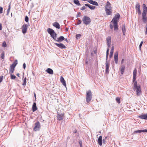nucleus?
Instances as JSON below:
<instances>
[{"label": "nucleus", "instance_id": "obj_1", "mask_svg": "<svg viewBox=\"0 0 147 147\" xmlns=\"http://www.w3.org/2000/svg\"><path fill=\"white\" fill-rule=\"evenodd\" d=\"M47 31L50 34L53 39L56 41L60 42L65 39L64 37L62 36H60L59 38H57V34L51 28H48Z\"/></svg>", "mask_w": 147, "mask_h": 147}, {"label": "nucleus", "instance_id": "obj_2", "mask_svg": "<svg viewBox=\"0 0 147 147\" xmlns=\"http://www.w3.org/2000/svg\"><path fill=\"white\" fill-rule=\"evenodd\" d=\"M120 17V15L119 13H117L114 16L111 22L113 24L114 30L117 31L118 30L117 22Z\"/></svg>", "mask_w": 147, "mask_h": 147}, {"label": "nucleus", "instance_id": "obj_3", "mask_svg": "<svg viewBox=\"0 0 147 147\" xmlns=\"http://www.w3.org/2000/svg\"><path fill=\"white\" fill-rule=\"evenodd\" d=\"M105 10L107 15H112V8L110 3L108 1L105 6Z\"/></svg>", "mask_w": 147, "mask_h": 147}, {"label": "nucleus", "instance_id": "obj_4", "mask_svg": "<svg viewBox=\"0 0 147 147\" xmlns=\"http://www.w3.org/2000/svg\"><path fill=\"white\" fill-rule=\"evenodd\" d=\"M142 9V20L144 22L146 23L147 21L146 12H147V7H146L145 4L144 3L143 5Z\"/></svg>", "mask_w": 147, "mask_h": 147}, {"label": "nucleus", "instance_id": "obj_5", "mask_svg": "<svg viewBox=\"0 0 147 147\" xmlns=\"http://www.w3.org/2000/svg\"><path fill=\"white\" fill-rule=\"evenodd\" d=\"M134 89L136 90V94L138 96H139L141 92L140 86V85H137V82L135 81L134 82Z\"/></svg>", "mask_w": 147, "mask_h": 147}, {"label": "nucleus", "instance_id": "obj_6", "mask_svg": "<svg viewBox=\"0 0 147 147\" xmlns=\"http://www.w3.org/2000/svg\"><path fill=\"white\" fill-rule=\"evenodd\" d=\"M82 20L84 24L86 25L89 24L91 22V20L90 18L86 16H84Z\"/></svg>", "mask_w": 147, "mask_h": 147}, {"label": "nucleus", "instance_id": "obj_7", "mask_svg": "<svg viewBox=\"0 0 147 147\" xmlns=\"http://www.w3.org/2000/svg\"><path fill=\"white\" fill-rule=\"evenodd\" d=\"M92 98V94L90 90L86 92V100L87 102H89Z\"/></svg>", "mask_w": 147, "mask_h": 147}, {"label": "nucleus", "instance_id": "obj_8", "mask_svg": "<svg viewBox=\"0 0 147 147\" xmlns=\"http://www.w3.org/2000/svg\"><path fill=\"white\" fill-rule=\"evenodd\" d=\"M35 126L33 128L34 130L35 131H37L40 129V124L39 122L37 121L35 123Z\"/></svg>", "mask_w": 147, "mask_h": 147}, {"label": "nucleus", "instance_id": "obj_9", "mask_svg": "<svg viewBox=\"0 0 147 147\" xmlns=\"http://www.w3.org/2000/svg\"><path fill=\"white\" fill-rule=\"evenodd\" d=\"M28 25L27 24H24L22 27V31L23 34H25L27 32Z\"/></svg>", "mask_w": 147, "mask_h": 147}, {"label": "nucleus", "instance_id": "obj_10", "mask_svg": "<svg viewBox=\"0 0 147 147\" xmlns=\"http://www.w3.org/2000/svg\"><path fill=\"white\" fill-rule=\"evenodd\" d=\"M136 74H137V69L136 68H135L133 71V82H134L136 81Z\"/></svg>", "mask_w": 147, "mask_h": 147}, {"label": "nucleus", "instance_id": "obj_11", "mask_svg": "<svg viewBox=\"0 0 147 147\" xmlns=\"http://www.w3.org/2000/svg\"><path fill=\"white\" fill-rule=\"evenodd\" d=\"M55 45L57 47L61 49H65L66 48V47L62 43H60L58 44L57 43H55Z\"/></svg>", "mask_w": 147, "mask_h": 147}, {"label": "nucleus", "instance_id": "obj_12", "mask_svg": "<svg viewBox=\"0 0 147 147\" xmlns=\"http://www.w3.org/2000/svg\"><path fill=\"white\" fill-rule=\"evenodd\" d=\"M64 116L63 113L61 114H58L57 115V119L59 121L62 120L63 119Z\"/></svg>", "mask_w": 147, "mask_h": 147}, {"label": "nucleus", "instance_id": "obj_13", "mask_svg": "<svg viewBox=\"0 0 147 147\" xmlns=\"http://www.w3.org/2000/svg\"><path fill=\"white\" fill-rule=\"evenodd\" d=\"M139 118L141 119H147V114H143L139 116Z\"/></svg>", "mask_w": 147, "mask_h": 147}, {"label": "nucleus", "instance_id": "obj_14", "mask_svg": "<svg viewBox=\"0 0 147 147\" xmlns=\"http://www.w3.org/2000/svg\"><path fill=\"white\" fill-rule=\"evenodd\" d=\"M114 59L115 63L117 64L118 62V53H115L114 55Z\"/></svg>", "mask_w": 147, "mask_h": 147}, {"label": "nucleus", "instance_id": "obj_15", "mask_svg": "<svg viewBox=\"0 0 147 147\" xmlns=\"http://www.w3.org/2000/svg\"><path fill=\"white\" fill-rule=\"evenodd\" d=\"M106 65V72L108 74L109 73V64L108 63L107 61L105 63Z\"/></svg>", "mask_w": 147, "mask_h": 147}, {"label": "nucleus", "instance_id": "obj_16", "mask_svg": "<svg viewBox=\"0 0 147 147\" xmlns=\"http://www.w3.org/2000/svg\"><path fill=\"white\" fill-rule=\"evenodd\" d=\"M141 132H147V129H143L135 131L134 132V133L135 134L138 133H140Z\"/></svg>", "mask_w": 147, "mask_h": 147}, {"label": "nucleus", "instance_id": "obj_17", "mask_svg": "<svg viewBox=\"0 0 147 147\" xmlns=\"http://www.w3.org/2000/svg\"><path fill=\"white\" fill-rule=\"evenodd\" d=\"M125 67V66L124 65H122L120 66V67L121 73V74H123Z\"/></svg>", "mask_w": 147, "mask_h": 147}, {"label": "nucleus", "instance_id": "obj_18", "mask_svg": "<svg viewBox=\"0 0 147 147\" xmlns=\"http://www.w3.org/2000/svg\"><path fill=\"white\" fill-rule=\"evenodd\" d=\"M60 80L63 85L66 87V84L65 81L63 77L62 76H61L60 78Z\"/></svg>", "mask_w": 147, "mask_h": 147}, {"label": "nucleus", "instance_id": "obj_19", "mask_svg": "<svg viewBox=\"0 0 147 147\" xmlns=\"http://www.w3.org/2000/svg\"><path fill=\"white\" fill-rule=\"evenodd\" d=\"M102 137L101 136H100L98 140V142L99 144L101 146L102 145Z\"/></svg>", "mask_w": 147, "mask_h": 147}, {"label": "nucleus", "instance_id": "obj_20", "mask_svg": "<svg viewBox=\"0 0 147 147\" xmlns=\"http://www.w3.org/2000/svg\"><path fill=\"white\" fill-rule=\"evenodd\" d=\"M88 2L96 6H98V4L97 2L94 1L92 0H89Z\"/></svg>", "mask_w": 147, "mask_h": 147}, {"label": "nucleus", "instance_id": "obj_21", "mask_svg": "<svg viewBox=\"0 0 147 147\" xmlns=\"http://www.w3.org/2000/svg\"><path fill=\"white\" fill-rule=\"evenodd\" d=\"M53 26L55 27L58 29H59L60 25L57 22H55L53 24Z\"/></svg>", "mask_w": 147, "mask_h": 147}, {"label": "nucleus", "instance_id": "obj_22", "mask_svg": "<svg viewBox=\"0 0 147 147\" xmlns=\"http://www.w3.org/2000/svg\"><path fill=\"white\" fill-rule=\"evenodd\" d=\"M37 110L36 104L35 102H34L32 107V110L33 112Z\"/></svg>", "mask_w": 147, "mask_h": 147}, {"label": "nucleus", "instance_id": "obj_23", "mask_svg": "<svg viewBox=\"0 0 147 147\" xmlns=\"http://www.w3.org/2000/svg\"><path fill=\"white\" fill-rule=\"evenodd\" d=\"M85 5L86 6L88 7L89 8L91 9H94L96 8L95 6H92L89 4H85Z\"/></svg>", "mask_w": 147, "mask_h": 147}, {"label": "nucleus", "instance_id": "obj_24", "mask_svg": "<svg viewBox=\"0 0 147 147\" xmlns=\"http://www.w3.org/2000/svg\"><path fill=\"white\" fill-rule=\"evenodd\" d=\"M15 67V66H14L13 65H11L10 66V71L11 74H12L13 72L14 71V68Z\"/></svg>", "mask_w": 147, "mask_h": 147}, {"label": "nucleus", "instance_id": "obj_25", "mask_svg": "<svg viewBox=\"0 0 147 147\" xmlns=\"http://www.w3.org/2000/svg\"><path fill=\"white\" fill-rule=\"evenodd\" d=\"M46 71L49 74H53V70L51 68H48L47 69Z\"/></svg>", "mask_w": 147, "mask_h": 147}, {"label": "nucleus", "instance_id": "obj_26", "mask_svg": "<svg viewBox=\"0 0 147 147\" xmlns=\"http://www.w3.org/2000/svg\"><path fill=\"white\" fill-rule=\"evenodd\" d=\"M107 41L108 47H109L111 45V38L109 37L107 38Z\"/></svg>", "mask_w": 147, "mask_h": 147}, {"label": "nucleus", "instance_id": "obj_27", "mask_svg": "<svg viewBox=\"0 0 147 147\" xmlns=\"http://www.w3.org/2000/svg\"><path fill=\"white\" fill-rule=\"evenodd\" d=\"M114 51V47L113 46L111 48V51L110 53L109 57L111 58L113 55Z\"/></svg>", "mask_w": 147, "mask_h": 147}, {"label": "nucleus", "instance_id": "obj_28", "mask_svg": "<svg viewBox=\"0 0 147 147\" xmlns=\"http://www.w3.org/2000/svg\"><path fill=\"white\" fill-rule=\"evenodd\" d=\"M122 29L123 34L125 35V28L124 25L122 26Z\"/></svg>", "mask_w": 147, "mask_h": 147}, {"label": "nucleus", "instance_id": "obj_29", "mask_svg": "<svg viewBox=\"0 0 147 147\" xmlns=\"http://www.w3.org/2000/svg\"><path fill=\"white\" fill-rule=\"evenodd\" d=\"M74 3L78 6H81V4L79 3V1L78 0H74Z\"/></svg>", "mask_w": 147, "mask_h": 147}, {"label": "nucleus", "instance_id": "obj_30", "mask_svg": "<svg viewBox=\"0 0 147 147\" xmlns=\"http://www.w3.org/2000/svg\"><path fill=\"white\" fill-rule=\"evenodd\" d=\"M10 6H11V3H10L9 4V6H8V9L7 10V15H8L9 14V11H10V8H11V7H10Z\"/></svg>", "mask_w": 147, "mask_h": 147}, {"label": "nucleus", "instance_id": "obj_31", "mask_svg": "<svg viewBox=\"0 0 147 147\" xmlns=\"http://www.w3.org/2000/svg\"><path fill=\"white\" fill-rule=\"evenodd\" d=\"M109 48L108 47V48L107 49V52H106V59L107 60L108 59V55H109Z\"/></svg>", "mask_w": 147, "mask_h": 147}, {"label": "nucleus", "instance_id": "obj_32", "mask_svg": "<svg viewBox=\"0 0 147 147\" xmlns=\"http://www.w3.org/2000/svg\"><path fill=\"white\" fill-rule=\"evenodd\" d=\"M136 9L140 8V5L139 3H137L136 5Z\"/></svg>", "mask_w": 147, "mask_h": 147}, {"label": "nucleus", "instance_id": "obj_33", "mask_svg": "<svg viewBox=\"0 0 147 147\" xmlns=\"http://www.w3.org/2000/svg\"><path fill=\"white\" fill-rule=\"evenodd\" d=\"M136 10L138 12V14L141 15V12L140 8L136 9Z\"/></svg>", "mask_w": 147, "mask_h": 147}, {"label": "nucleus", "instance_id": "obj_34", "mask_svg": "<svg viewBox=\"0 0 147 147\" xmlns=\"http://www.w3.org/2000/svg\"><path fill=\"white\" fill-rule=\"evenodd\" d=\"M116 100L118 103L119 104L120 103V100L119 98H116Z\"/></svg>", "mask_w": 147, "mask_h": 147}, {"label": "nucleus", "instance_id": "obj_35", "mask_svg": "<svg viewBox=\"0 0 147 147\" xmlns=\"http://www.w3.org/2000/svg\"><path fill=\"white\" fill-rule=\"evenodd\" d=\"M18 63V61L17 60H16L15 61H14V62L12 64V65H13L15 66V67L16 66L17 64Z\"/></svg>", "mask_w": 147, "mask_h": 147}, {"label": "nucleus", "instance_id": "obj_36", "mask_svg": "<svg viewBox=\"0 0 147 147\" xmlns=\"http://www.w3.org/2000/svg\"><path fill=\"white\" fill-rule=\"evenodd\" d=\"M4 57V52H3L1 54V57L2 59H3Z\"/></svg>", "mask_w": 147, "mask_h": 147}, {"label": "nucleus", "instance_id": "obj_37", "mask_svg": "<svg viewBox=\"0 0 147 147\" xmlns=\"http://www.w3.org/2000/svg\"><path fill=\"white\" fill-rule=\"evenodd\" d=\"M16 77L15 76L13 75L12 74L11 75V78L12 79H14L16 78Z\"/></svg>", "mask_w": 147, "mask_h": 147}, {"label": "nucleus", "instance_id": "obj_38", "mask_svg": "<svg viewBox=\"0 0 147 147\" xmlns=\"http://www.w3.org/2000/svg\"><path fill=\"white\" fill-rule=\"evenodd\" d=\"M28 20H29V18H28V17L27 16H26L25 17V21L26 22H28Z\"/></svg>", "mask_w": 147, "mask_h": 147}, {"label": "nucleus", "instance_id": "obj_39", "mask_svg": "<svg viewBox=\"0 0 147 147\" xmlns=\"http://www.w3.org/2000/svg\"><path fill=\"white\" fill-rule=\"evenodd\" d=\"M26 78H25L24 80V82L22 84V85L23 86L25 85L26 84Z\"/></svg>", "mask_w": 147, "mask_h": 147}, {"label": "nucleus", "instance_id": "obj_40", "mask_svg": "<svg viewBox=\"0 0 147 147\" xmlns=\"http://www.w3.org/2000/svg\"><path fill=\"white\" fill-rule=\"evenodd\" d=\"M2 46L4 47H6L7 45L5 42H3L2 44Z\"/></svg>", "mask_w": 147, "mask_h": 147}, {"label": "nucleus", "instance_id": "obj_41", "mask_svg": "<svg viewBox=\"0 0 147 147\" xmlns=\"http://www.w3.org/2000/svg\"><path fill=\"white\" fill-rule=\"evenodd\" d=\"M143 41H142L140 42V45H139V49H140V50L141 49V47L142 46V45L143 44Z\"/></svg>", "mask_w": 147, "mask_h": 147}, {"label": "nucleus", "instance_id": "obj_42", "mask_svg": "<svg viewBox=\"0 0 147 147\" xmlns=\"http://www.w3.org/2000/svg\"><path fill=\"white\" fill-rule=\"evenodd\" d=\"M3 8L2 7H0V13H1L3 12Z\"/></svg>", "mask_w": 147, "mask_h": 147}, {"label": "nucleus", "instance_id": "obj_43", "mask_svg": "<svg viewBox=\"0 0 147 147\" xmlns=\"http://www.w3.org/2000/svg\"><path fill=\"white\" fill-rule=\"evenodd\" d=\"M82 22V21L80 20H78V24L79 25Z\"/></svg>", "mask_w": 147, "mask_h": 147}, {"label": "nucleus", "instance_id": "obj_44", "mask_svg": "<svg viewBox=\"0 0 147 147\" xmlns=\"http://www.w3.org/2000/svg\"><path fill=\"white\" fill-rule=\"evenodd\" d=\"M80 15H81V13L80 12H78V14L77 15L76 17L78 18V17H80Z\"/></svg>", "mask_w": 147, "mask_h": 147}, {"label": "nucleus", "instance_id": "obj_45", "mask_svg": "<svg viewBox=\"0 0 147 147\" xmlns=\"http://www.w3.org/2000/svg\"><path fill=\"white\" fill-rule=\"evenodd\" d=\"M86 9L85 7V6H83L81 8V10H84L85 9Z\"/></svg>", "mask_w": 147, "mask_h": 147}, {"label": "nucleus", "instance_id": "obj_46", "mask_svg": "<svg viewBox=\"0 0 147 147\" xmlns=\"http://www.w3.org/2000/svg\"><path fill=\"white\" fill-rule=\"evenodd\" d=\"M81 36V35L80 34H77L76 35V38H78L79 37H80Z\"/></svg>", "mask_w": 147, "mask_h": 147}, {"label": "nucleus", "instance_id": "obj_47", "mask_svg": "<svg viewBox=\"0 0 147 147\" xmlns=\"http://www.w3.org/2000/svg\"><path fill=\"white\" fill-rule=\"evenodd\" d=\"M3 76H1L0 77V83L1 82L3 79Z\"/></svg>", "mask_w": 147, "mask_h": 147}, {"label": "nucleus", "instance_id": "obj_48", "mask_svg": "<svg viewBox=\"0 0 147 147\" xmlns=\"http://www.w3.org/2000/svg\"><path fill=\"white\" fill-rule=\"evenodd\" d=\"M110 27L111 29H112L113 28V27H114L113 25V26L112 25L110 24Z\"/></svg>", "mask_w": 147, "mask_h": 147}, {"label": "nucleus", "instance_id": "obj_49", "mask_svg": "<svg viewBox=\"0 0 147 147\" xmlns=\"http://www.w3.org/2000/svg\"><path fill=\"white\" fill-rule=\"evenodd\" d=\"M23 68H24V69H25L26 68V64L25 63H24L23 65Z\"/></svg>", "mask_w": 147, "mask_h": 147}, {"label": "nucleus", "instance_id": "obj_50", "mask_svg": "<svg viewBox=\"0 0 147 147\" xmlns=\"http://www.w3.org/2000/svg\"><path fill=\"white\" fill-rule=\"evenodd\" d=\"M102 141H103V144H106L105 140V139H103Z\"/></svg>", "mask_w": 147, "mask_h": 147}, {"label": "nucleus", "instance_id": "obj_51", "mask_svg": "<svg viewBox=\"0 0 147 147\" xmlns=\"http://www.w3.org/2000/svg\"><path fill=\"white\" fill-rule=\"evenodd\" d=\"M2 25L1 24H0V30H2Z\"/></svg>", "mask_w": 147, "mask_h": 147}, {"label": "nucleus", "instance_id": "obj_52", "mask_svg": "<svg viewBox=\"0 0 147 147\" xmlns=\"http://www.w3.org/2000/svg\"><path fill=\"white\" fill-rule=\"evenodd\" d=\"M124 61V59H122L121 60V64H122L123 63Z\"/></svg>", "mask_w": 147, "mask_h": 147}, {"label": "nucleus", "instance_id": "obj_53", "mask_svg": "<svg viewBox=\"0 0 147 147\" xmlns=\"http://www.w3.org/2000/svg\"><path fill=\"white\" fill-rule=\"evenodd\" d=\"M34 96L35 97V99H36V94H35V93L34 92Z\"/></svg>", "mask_w": 147, "mask_h": 147}, {"label": "nucleus", "instance_id": "obj_54", "mask_svg": "<svg viewBox=\"0 0 147 147\" xmlns=\"http://www.w3.org/2000/svg\"><path fill=\"white\" fill-rule=\"evenodd\" d=\"M16 75H17L18 76V77H20V76H19V73H18V74H16Z\"/></svg>", "mask_w": 147, "mask_h": 147}, {"label": "nucleus", "instance_id": "obj_55", "mask_svg": "<svg viewBox=\"0 0 147 147\" xmlns=\"http://www.w3.org/2000/svg\"><path fill=\"white\" fill-rule=\"evenodd\" d=\"M79 143H80V146L81 147L82 146V144L80 142H79Z\"/></svg>", "mask_w": 147, "mask_h": 147}, {"label": "nucleus", "instance_id": "obj_56", "mask_svg": "<svg viewBox=\"0 0 147 147\" xmlns=\"http://www.w3.org/2000/svg\"><path fill=\"white\" fill-rule=\"evenodd\" d=\"M65 40L66 42H67V41H67V39L66 38V39H65Z\"/></svg>", "mask_w": 147, "mask_h": 147}, {"label": "nucleus", "instance_id": "obj_57", "mask_svg": "<svg viewBox=\"0 0 147 147\" xmlns=\"http://www.w3.org/2000/svg\"><path fill=\"white\" fill-rule=\"evenodd\" d=\"M86 64H87L88 63V62H87V61L86 62Z\"/></svg>", "mask_w": 147, "mask_h": 147}, {"label": "nucleus", "instance_id": "obj_58", "mask_svg": "<svg viewBox=\"0 0 147 147\" xmlns=\"http://www.w3.org/2000/svg\"><path fill=\"white\" fill-rule=\"evenodd\" d=\"M68 29H66V30H66V31H68Z\"/></svg>", "mask_w": 147, "mask_h": 147}]
</instances>
